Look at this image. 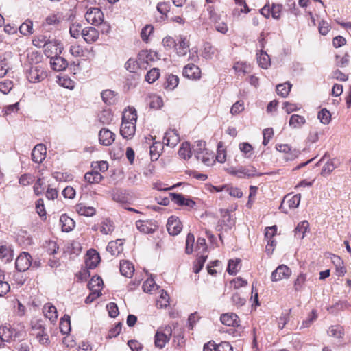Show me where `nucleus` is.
I'll return each instance as SVG.
<instances>
[{
    "label": "nucleus",
    "mask_w": 351,
    "mask_h": 351,
    "mask_svg": "<svg viewBox=\"0 0 351 351\" xmlns=\"http://www.w3.org/2000/svg\"><path fill=\"white\" fill-rule=\"evenodd\" d=\"M136 110L133 107H128L123 113L120 128V134L123 138H132L133 137L136 132Z\"/></svg>",
    "instance_id": "1"
},
{
    "label": "nucleus",
    "mask_w": 351,
    "mask_h": 351,
    "mask_svg": "<svg viewBox=\"0 0 351 351\" xmlns=\"http://www.w3.org/2000/svg\"><path fill=\"white\" fill-rule=\"evenodd\" d=\"M31 335L35 336L38 342L42 345H48L50 342L49 335L42 320H36L31 322Z\"/></svg>",
    "instance_id": "2"
},
{
    "label": "nucleus",
    "mask_w": 351,
    "mask_h": 351,
    "mask_svg": "<svg viewBox=\"0 0 351 351\" xmlns=\"http://www.w3.org/2000/svg\"><path fill=\"white\" fill-rule=\"evenodd\" d=\"M172 335V329L169 326L160 327L154 335V344L156 348L162 349L168 343Z\"/></svg>",
    "instance_id": "3"
},
{
    "label": "nucleus",
    "mask_w": 351,
    "mask_h": 351,
    "mask_svg": "<svg viewBox=\"0 0 351 351\" xmlns=\"http://www.w3.org/2000/svg\"><path fill=\"white\" fill-rule=\"evenodd\" d=\"M228 172L239 178H250L263 175V173H258L254 166L241 167L238 169L231 167L228 169Z\"/></svg>",
    "instance_id": "4"
},
{
    "label": "nucleus",
    "mask_w": 351,
    "mask_h": 351,
    "mask_svg": "<svg viewBox=\"0 0 351 351\" xmlns=\"http://www.w3.org/2000/svg\"><path fill=\"white\" fill-rule=\"evenodd\" d=\"M47 76L46 71L40 64L31 66L27 74L28 80L32 83L39 82L45 79Z\"/></svg>",
    "instance_id": "5"
},
{
    "label": "nucleus",
    "mask_w": 351,
    "mask_h": 351,
    "mask_svg": "<svg viewBox=\"0 0 351 351\" xmlns=\"http://www.w3.org/2000/svg\"><path fill=\"white\" fill-rule=\"evenodd\" d=\"M85 19L88 23L97 26L104 21V14L99 8H90L86 12Z\"/></svg>",
    "instance_id": "6"
},
{
    "label": "nucleus",
    "mask_w": 351,
    "mask_h": 351,
    "mask_svg": "<svg viewBox=\"0 0 351 351\" xmlns=\"http://www.w3.org/2000/svg\"><path fill=\"white\" fill-rule=\"evenodd\" d=\"M32 265V256L26 252H22L15 261L16 269L20 272L27 271Z\"/></svg>",
    "instance_id": "7"
},
{
    "label": "nucleus",
    "mask_w": 351,
    "mask_h": 351,
    "mask_svg": "<svg viewBox=\"0 0 351 351\" xmlns=\"http://www.w3.org/2000/svg\"><path fill=\"white\" fill-rule=\"evenodd\" d=\"M62 47L60 42L56 39L49 40L45 47L44 48V53L48 58L52 57L53 54L56 56L58 53H62Z\"/></svg>",
    "instance_id": "8"
},
{
    "label": "nucleus",
    "mask_w": 351,
    "mask_h": 351,
    "mask_svg": "<svg viewBox=\"0 0 351 351\" xmlns=\"http://www.w3.org/2000/svg\"><path fill=\"white\" fill-rule=\"evenodd\" d=\"M291 274V271L287 265H280L272 272L271 279L273 282H277L283 278H288Z\"/></svg>",
    "instance_id": "9"
},
{
    "label": "nucleus",
    "mask_w": 351,
    "mask_h": 351,
    "mask_svg": "<svg viewBox=\"0 0 351 351\" xmlns=\"http://www.w3.org/2000/svg\"><path fill=\"white\" fill-rule=\"evenodd\" d=\"M182 226L178 217L171 216L167 221V229L171 235H177L182 230Z\"/></svg>",
    "instance_id": "10"
},
{
    "label": "nucleus",
    "mask_w": 351,
    "mask_h": 351,
    "mask_svg": "<svg viewBox=\"0 0 351 351\" xmlns=\"http://www.w3.org/2000/svg\"><path fill=\"white\" fill-rule=\"evenodd\" d=\"M16 337V331L10 325H4L0 327V338L3 341L10 342Z\"/></svg>",
    "instance_id": "11"
},
{
    "label": "nucleus",
    "mask_w": 351,
    "mask_h": 351,
    "mask_svg": "<svg viewBox=\"0 0 351 351\" xmlns=\"http://www.w3.org/2000/svg\"><path fill=\"white\" fill-rule=\"evenodd\" d=\"M183 75L189 79L197 80L200 78L201 71L200 69L194 64H188L184 68Z\"/></svg>",
    "instance_id": "12"
},
{
    "label": "nucleus",
    "mask_w": 351,
    "mask_h": 351,
    "mask_svg": "<svg viewBox=\"0 0 351 351\" xmlns=\"http://www.w3.org/2000/svg\"><path fill=\"white\" fill-rule=\"evenodd\" d=\"M115 139V134L108 129L103 128L99 132V143L104 146L110 145Z\"/></svg>",
    "instance_id": "13"
},
{
    "label": "nucleus",
    "mask_w": 351,
    "mask_h": 351,
    "mask_svg": "<svg viewBox=\"0 0 351 351\" xmlns=\"http://www.w3.org/2000/svg\"><path fill=\"white\" fill-rule=\"evenodd\" d=\"M51 67L56 71H62L65 70L68 66V62L64 58L58 55L51 57Z\"/></svg>",
    "instance_id": "14"
},
{
    "label": "nucleus",
    "mask_w": 351,
    "mask_h": 351,
    "mask_svg": "<svg viewBox=\"0 0 351 351\" xmlns=\"http://www.w3.org/2000/svg\"><path fill=\"white\" fill-rule=\"evenodd\" d=\"M178 43L176 42V50L178 56H185L189 51V44L186 36H179Z\"/></svg>",
    "instance_id": "15"
},
{
    "label": "nucleus",
    "mask_w": 351,
    "mask_h": 351,
    "mask_svg": "<svg viewBox=\"0 0 351 351\" xmlns=\"http://www.w3.org/2000/svg\"><path fill=\"white\" fill-rule=\"evenodd\" d=\"M46 155V147L43 144L36 145L32 152V159L36 163H41Z\"/></svg>",
    "instance_id": "16"
},
{
    "label": "nucleus",
    "mask_w": 351,
    "mask_h": 351,
    "mask_svg": "<svg viewBox=\"0 0 351 351\" xmlns=\"http://www.w3.org/2000/svg\"><path fill=\"white\" fill-rule=\"evenodd\" d=\"M180 141V136L176 130H170L165 132L163 143L168 146L175 147Z\"/></svg>",
    "instance_id": "17"
},
{
    "label": "nucleus",
    "mask_w": 351,
    "mask_h": 351,
    "mask_svg": "<svg viewBox=\"0 0 351 351\" xmlns=\"http://www.w3.org/2000/svg\"><path fill=\"white\" fill-rule=\"evenodd\" d=\"M82 36L88 43L96 41L99 38L98 31L93 27H88L82 30Z\"/></svg>",
    "instance_id": "18"
},
{
    "label": "nucleus",
    "mask_w": 351,
    "mask_h": 351,
    "mask_svg": "<svg viewBox=\"0 0 351 351\" xmlns=\"http://www.w3.org/2000/svg\"><path fill=\"white\" fill-rule=\"evenodd\" d=\"M220 320L223 324L228 326H239V317L233 313L222 314Z\"/></svg>",
    "instance_id": "19"
},
{
    "label": "nucleus",
    "mask_w": 351,
    "mask_h": 351,
    "mask_svg": "<svg viewBox=\"0 0 351 351\" xmlns=\"http://www.w3.org/2000/svg\"><path fill=\"white\" fill-rule=\"evenodd\" d=\"M43 313L46 318L51 322H56L58 319V313L55 306L51 303H47L43 306Z\"/></svg>",
    "instance_id": "20"
},
{
    "label": "nucleus",
    "mask_w": 351,
    "mask_h": 351,
    "mask_svg": "<svg viewBox=\"0 0 351 351\" xmlns=\"http://www.w3.org/2000/svg\"><path fill=\"white\" fill-rule=\"evenodd\" d=\"M123 241L122 239H117L108 243L106 250L112 256L118 255L123 251Z\"/></svg>",
    "instance_id": "21"
},
{
    "label": "nucleus",
    "mask_w": 351,
    "mask_h": 351,
    "mask_svg": "<svg viewBox=\"0 0 351 351\" xmlns=\"http://www.w3.org/2000/svg\"><path fill=\"white\" fill-rule=\"evenodd\" d=\"M300 194H296L293 196L287 195L285 197L280 207H282L284 204H287L289 208H296L300 204Z\"/></svg>",
    "instance_id": "22"
},
{
    "label": "nucleus",
    "mask_w": 351,
    "mask_h": 351,
    "mask_svg": "<svg viewBox=\"0 0 351 351\" xmlns=\"http://www.w3.org/2000/svg\"><path fill=\"white\" fill-rule=\"evenodd\" d=\"M60 224L63 232H69L75 227V221L66 214L62 215L60 218Z\"/></svg>",
    "instance_id": "23"
},
{
    "label": "nucleus",
    "mask_w": 351,
    "mask_h": 351,
    "mask_svg": "<svg viewBox=\"0 0 351 351\" xmlns=\"http://www.w3.org/2000/svg\"><path fill=\"white\" fill-rule=\"evenodd\" d=\"M88 258L86 260V265L89 269L95 268L100 261L99 254L95 250H89L87 253Z\"/></svg>",
    "instance_id": "24"
},
{
    "label": "nucleus",
    "mask_w": 351,
    "mask_h": 351,
    "mask_svg": "<svg viewBox=\"0 0 351 351\" xmlns=\"http://www.w3.org/2000/svg\"><path fill=\"white\" fill-rule=\"evenodd\" d=\"M75 210L79 215L86 217H92L96 213V210L94 207L87 206L82 203L76 204Z\"/></svg>",
    "instance_id": "25"
},
{
    "label": "nucleus",
    "mask_w": 351,
    "mask_h": 351,
    "mask_svg": "<svg viewBox=\"0 0 351 351\" xmlns=\"http://www.w3.org/2000/svg\"><path fill=\"white\" fill-rule=\"evenodd\" d=\"M120 272L123 276L131 278L134 272V267L128 261H121L120 262Z\"/></svg>",
    "instance_id": "26"
},
{
    "label": "nucleus",
    "mask_w": 351,
    "mask_h": 351,
    "mask_svg": "<svg viewBox=\"0 0 351 351\" xmlns=\"http://www.w3.org/2000/svg\"><path fill=\"white\" fill-rule=\"evenodd\" d=\"M210 12V19L214 21L215 23V29L221 33L225 34L228 30V27L226 22L223 21L217 20L218 16L216 14L213 13L212 11Z\"/></svg>",
    "instance_id": "27"
},
{
    "label": "nucleus",
    "mask_w": 351,
    "mask_h": 351,
    "mask_svg": "<svg viewBox=\"0 0 351 351\" xmlns=\"http://www.w3.org/2000/svg\"><path fill=\"white\" fill-rule=\"evenodd\" d=\"M195 157L198 160H201L204 165L209 166L213 162L214 155L212 152L207 149L204 152L197 154Z\"/></svg>",
    "instance_id": "28"
},
{
    "label": "nucleus",
    "mask_w": 351,
    "mask_h": 351,
    "mask_svg": "<svg viewBox=\"0 0 351 351\" xmlns=\"http://www.w3.org/2000/svg\"><path fill=\"white\" fill-rule=\"evenodd\" d=\"M13 258V251L6 245L0 246V259L4 263H8Z\"/></svg>",
    "instance_id": "29"
},
{
    "label": "nucleus",
    "mask_w": 351,
    "mask_h": 351,
    "mask_svg": "<svg viewBox=\"0 0 351 351\" xmlns=\"http://www.w3.org/2000/svg\"><path fill=\"white\" fill-rule=\"evenodd\" d=\"M256 56L258 65L261 68L267 69L270 66V58L266 52L261 50Z\"/></svg>",
    "instance_id": "30"
},
{
    "label": "nucleus",
    "mask_w": 351,
    "mask_h": 351,
    "mask_svg": "<svg viewBox=\"0 0 351 351\" xmlns=\"http://www.w3.org/2000/svg\"><path fill=\"white\" fill-rule=\"evenodd\" d=\"M116 93L111 90H103L101 93V96L103 101L108 105H112L116 101Z\"/></svg>",
    "instance_id": "31"
},
{
    "label": "nucleus",
    "mask_w": 351,
    "mask_h": 351,
    "mask_svg": "<svg viewBox=\"0 0 351 351\" xmlns=\"http://www.w3.org/2000/svg\"><path fill=\"white\" fill-rule=\"evenodd\" d=\"M103 285V280L99 276H93L88 283V287L90 291L97 290V292H101Z\"/></svg>",
    "instance_id": "32"
},
{
    "label": "nucleus",
    "mask_w": 351,
    "mask_h": 351,
    "mask_svg": "<svg viewBox=\"0 0 351 351\" xmlns=\"http://www.w3.org/2000/svg\"><path fill=\"white\" fill-rule=\"evenodd\" d=\"M84 179L90 184H95L99 183L103 179V176L97 171H92L84 175Z\"/></svg>",
    "instance_id": "33"
},
{
    "label": "nucleus",
    "mask_w": 351,
    "mask_h": 351,
    "mask_svg": "<svg viewBox=\"0 0 351 351\" xmlns=\"http://www.w3.org/2000/svg\"><path fill=\"white\" fill-rule=\"evenodd\" d=\"M306 123V119L304 117L298 114H293L290 117L289 122V125L293 128H299Z\"/></svg>",
    "instance_id": "34"
},
{
    "label": "nucleus",
    "mask_w": 351,
    "mask_h": 351,
    "mask_svg": "<svg viewBox=\"0 0 351 351\" xmlns=\"http://www.w3.org/2000/svg\"><path fill=\"white\" fill-rule=\"evenodd\" d=\"M179 83V78L177 75H169L167 77L166 81L164 84V86L165 89L172 90H173Z\"/></svg>",
    "instance_id": "35"
},
{
    "label": "nucleus",
    "mask_w": 351,
    "mask_h": 351,
    "mask_svg": "<svg viewBox=\"0 0 351 351\" xmlns=\"http://www.w3.org/2000/svg\"><path fill=\"white\" fill-rule=\"evenodd\" d=\"M308 227L309 224L307 221L300 222L295 228V236L300 239H302L304 237V234L308 229Z\"/></svg>",
    "instance_id": "36"
},
{
    "label": "nucleus",
    "mask_w": 351,
    "mask_h": 351,
    "mask_svg": "<svg viewBox=\"0 0 351 351\" xmlns=\"http://www.w3.org/2000/svg\"><path fill=\"white\" fill-rule=\"evenodd\" d=\"M162 145L158 142L154 143L149 147L150 158L152 161H156L160 155Z\"/></svg>",
    "instance_id": "37"
},
{
    "label": "nucleus",
    "mask_w": 351,
    "mask_h": 351,
    "mask_svg": "<svg viewBox=\"0 0 351 351\" xmlns=\"http://www.w3.org/2000/svg\"><path fill=\"white\" fill-rule=\"evenodd\" d=\"M292 85L289 82H287L284 84H280L276 86V92L278 95L282 97H286L289 92L291 91Z\"/></svg>",
    "instance_id": "38"
},
{
    "label": "nucleus",
    "mask_w": 351,
    "mask_h": 351,
    "mask_svg": "<svg viewBox=\"0 0 351 351\" xmlns=\"http://www.w3.org/2000/svg\"><path fill=\"white\" fill-rule=\"evenodd\" d=\"M60 329L62 334H68L71 330L70 317L64 315L60 322Z\"/></svg>",
    "instance_id": "39"
},
{
    "label": "nucleus",
    "mask_w": 351,
    "mask_h": 351,
    "mask_svg": "<svg viewBox=\"0 0 351 351\" xmlns=\"http://www.w3.org/2000/svg\"><path fill=\"white\" fill-rule=\"evenodd\" d=\"M178 154L184 160L189 159L192 155V150L189 143H183L180 147Z\"/></svg>",
    "instance_id": "40"
},
{
    "label": "nucleus",
    "mask_w": 351,
    "mask_h": 351,
    "mask_svg": "<svg viewBox=\"0 0 351 351\" xmlns=\"http://www.w3.org/2000/svg\"><path fill=\"white\" fill-rule=\"evenodd\" d=\"M154 60L152 53L148 51H141L138 56V62L140 65L143 64L144 63L148 64L149 61H152Z\"/></svg>",
    "instance_id": "41"
},
{
    "label": "nucleus",
    "mask_w": 351,
    "mask_h": 351,
    "mask_svg": "<svg viewBox=\"0 0 351 351\" xmlns=\"http://www.w3.org/2000/svg\"><path fill=\"white\" fill-rule=\"evenodd\" d=\"M217 49L209 43L204 45L202 56L206 59H211L215 54Z\"/></svg>",
    "instance_id": "42"
},
{
    "label": "nucleus",
    "mask_w": 351,
    "mask_h": 351,
    "mask_svg": "<svg viewBox=\"0 0 351 351\" xmlns=\"http://www.w3.org/2000/svg\"><path fill=\"white\" fill-rule=\"evenodd\" d=\"M19 30L23 35L27 36L33 34V23L31 21H26L21 25Z\"/></svg>",
    "instance_id": "43"
},
{
    "label": "nucleus",
    "mask_w": 351,
    "mask_h": 351,
    "mask_svg": "<svg viewBox=\"0 0 351 351\" xmlns=\"http://www.w3.org/2000/svg\"><path fill=\"white\" fill-rule=\"evenodd\" d=\"M113 119V114L109 110H104L99 114V120L103 124H109Z\"/></svg>",
    "instance_id": "44"
},
{
    "label": "nucleus",
    "mask_w": 351,
    "mask_h": 351,
    "mask_svg": "<svg viewBox=\"0 0 351 351\" xmlns=\"http://www.w3.org/2000/svg\"><path fill=\"white\" fill-rule=\"evenodd\" d=\"M114 230L113 223L110 219H105L101 223L100 231L104 234H110Z\"/></svg>",
    "instance_id": "45"
},
{
    "label": "nucleus",
    "mask_w": 351,
    "mask_h": 351,
    "mask_svg": "<svg viewBox=\"0 0 351 351\" xmlns=\"http://www.w3.org/2000/svg\"><path fill=\"white\" fill-rule=\"evenodd\" d=\"M328 334L335 338H342L344 334L343 329L341 326H332L328 330Z\"/></svg>",
    "instance_id": "46"
},
{
    "label": "nucleus",
    "mask_w": 351,
    "mask_h": 351,
    "mask_svg": "<svg viewBox=\"0 0 351 351\" xmlns=\"http://www.w3.org/2000/svg\"><path fill=\"white\" fill-rule=\"evenodd\" d=\"M49 38L44 35H38L34 38L32 40V44L38 47V48H45L47 42L49 41Z\"/></svg>",
    "instance_id": "47"
},
{
    "label": "nucleus",
    "mask_w": 351,
    "mask_h": 351,
    "mask_svg": "<svg viewBox=\"0 0 351 351\" xmlns=\"http://www.w3.org/2000/svg\"><path fill=\"white\" fill-rule=\"evenodd\" d=\"M169 296L167 291L162 290L160 299L157 300L156 305L160 308H167L169 305Z\"/></svg>",
    "instance_id": "48"
},
{
    "label": "nucleus",
    "mask_w": 351,
    "mask_h": 351,
    "mask_svg": "<svg viewBox=\"0 0 351 351\" xmlns=\"http://www.w3.org/2000/svg\"><path fill=\"white\" fill-rule=\"evenodd\" d=\"M207 259V255L202 254L199 256L194 262L193 271L195 274H198L203 268L204 263Z\"/></svg>",
    "instance_id": "49"
},
{
    "label": "nucleus",
    "mask_w": 351,
    "mask_h": 351,
    "mask_svg": "<svg viewBox=\"0 0 351 351\" xmlns=\"http://www.w3.org/2000/svg\"><path fill=\"white\" fill-rule=\"evenodd\" d=\"M317 118L323 124H328L331 120L330 112L326 108L321 110L317 114Z\"/></svg>",
    "instance_id": "50"
},
{
    "label": "nucleus",
    "mask_w": 351,
    "mask_h": 351,
    "mask_svg": "<svg viewBox=\"0 0 351 351\" xmlns=\"http://www.w3.org/2000/svg\"><path fill=\"white\" fill-rule=\"evenodd\" d=\"M160 76L159 69L153 68L145 75V80L149 83L154 82Z\"/></svg>",
    "instance_id": "51"
},
{
    "label": "nucleus",
    "mask_w": 351,
    "mask_h": 351,
    "mask_svg": "<svg viewBox=\"0 0 351 351\" xmlns=\"http://www.w3.org/2000/svg\"><path fill=\"white\" fill-rule=\"evenodd\" d=\"M140 66L138 60L132 58H130L125 64V69L131 73H135Z\"/></svg>",
    "instance_id": "52"
},
{
    "label": "nucleus",
    "mask_w": 351,
    "mask_h": 351,
    "mask_svg": "<svg viewBox=\"0 0 351 351\" xmlns=\"http://www.w3.org/2000/svg\"><path fill=\"white\" fill-rule=\"evenodd\" d=\"M193 152H194L195 156L197 154H201L204 152L206 149V142L204 141H197L195 142L193 145Z\"/></svg>",
    "instance_id": "53"
},
{
    "label": "nucleus",
    "mask_w": 351,
    "mask_h": 351,
    "mask_svg": "<svg viewBox=\"0 0 351 351\" xmlns=\"http://www.w3.org/2000/svg\"><path fill=\"white\" fill-rule=\"evenodd\" d=\"M240 150L244 153L246 158H250L253 154L252 146L248 143H241L239 144Z\"/></svg>",
    "instance_id": "54"
},
{
    "label": "nucleus",
    "mask_w": 351,
    "mask_h": 351,
    "mask_svg": "<svg viewBox=\"0 0 351 351\" xmlns=\"http://www.w3.org/2000/svg\"><path fill=\"white\" fill-rule=\"evenodd\" d=\"M195 242V237L194 235L191 233H189L186 237V249L185 252L187 254H190L193 252V244Z\"/></svg>",
    "instance_id": "55"
},
{
    "label": "nucleus",
    "mask_w": 351,
    "mask_h": 351,
    "mask_svg": "<svg viewBox=\"0 0 351 351\" xmlns=\"http://www.w3.org/2000/svg\"><path fill=\"white\" fill-rule=\"evenodd\" d=\"M82 26L79 23H73L70 27V34L72 37L77 38L79 36L82 35Z\"/></svg>",
    "instance_id": "56"
},
{
    "label": "nucleus",
    "mask_w": 351,
    "mask_h": 351,
    "mask_svg": "<svg viewBox=\"0 0 351 351\" xmlns=\"http://www.w3.org/2000/svg\"><path fill=\"white\" fill-rule=\"evenodd\" d=\"M282 10V5L281 4L273 3L270 9V14L275 19H279Z\"/></svg>",
    "instance_id": "57"
},
{
    "label": "nucleus",
    "mask_w": 351,
    "mask_h": 351,
    "mask_svg": "<svg viewBox=\"0 0 351 351\" xmlns=\"http://www.w3.org/2000/svg\"><path fill=\"white\" fill-rule=\"evenodd\" d=\"M154 28L151 25H145L141 30V37L144 42H147L149 36L153 32Z\"/></svg>",
    "instance_id": "58"
},
{
    "label": "nucleus",
    "mask_w": 351,
    "mask_h": 351,
    "mask_svg": "<svg viewBox=\"0 0 351 351\" xmlns=\"http://www.w3.org/2000/svg\"><path fill=\"white\" fill-rule=\"evenodd\" d=\"M239 263V259L230 260L227 268V271L231 275L235 274L238 271L237 267Z\"/></svg>",
    "instance_id": "59"
},
{
    "label": "nucleus",
    "mask_w": 351,
    "mask_h": 351,
    "mask_svg": "<svg viewBox=\"0 0 351 351\" xmlns=\"http://www.w3.org/2000/svg\"><path fill=\"white\" fill-rule=\"evenodd\" d=\"M336 167L333 164L332 161L327 162L324 164L322 169L321 174L323 176H327L329 175L335 169Z\"/></svg>",
    "instance_id": "60"
},
{
    "label": "nucleus",
    "mask_w": 351,
    "mask_h": 351,
    "mask_svg": "<svg viewBox=\"0 0 351 351\" xmlns=\"http://www.w3.org/2000/svg\"><path fill=\"white\" fill-rule=\"evenodd\" d=\"M12 87L13 83L10 80H5L0 82V91L5 95L9 93Z\"/></svg>",
    "instance_id": "61"
},
{
    "label": "nucleus",
    "mask_w": 351,
    "mask_h": 351,
    "mask_svg": "<svg viewBox=\"0 0 351 351\" xmlns=\"http://www.w3.org/2000/svg\"><path fill=\"white\" fill-rule=\"evenodd\" d=\"M157 287L154 280L152 278L147 279L143 284V289L145 292L149 293L154 290V287Z\"/></svg>",
    "instance_id": "62"
},
{
    "label": "nucleus",
    "mask_w": 351,
    "mask_h": 351,
    "mask_svg": "<svg viewBox=\"0 0 351 351\" xmlns=\"http://www.w3.org/2000/svg\"><path fill=\"white\" fill-rule=\"evenodd\" d=\"M136 228L143 233H149L152 228L149 227L147 221H137L136 222Z\"/></svg>",
    "instance_id": "63"
},
{
    "label": "nucleus",
    "mask_w": 351,
    "mask_h": 351,
    "mask_svg": "<svg viewBox=\"0 0 351 351\" xmlns=\"http://www.w3.org/2000/svg\"><path fill=\"white\" fill-rule=\"evenodd\" d=\"M215 351H233V348L229 342L223 341L221 343L216 345Z\"/></svg>",
    "instance_id": "64"
}]
</instances>
